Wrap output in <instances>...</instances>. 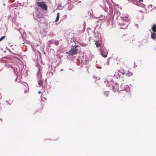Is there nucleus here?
<instances>
[{"mask_svg": "<svg viewBox=\"0 0 156 156\" xmlns=\"http://www.w3.org/2000/svg\"><path fill=\"white\" fill-rule=\"evenodd\" d=\"M134 39L133 36L128 34H126L125 35L123 34L121 36L120 38L121 41L124 44L132 43Z\"/></svg>", "mask_w": 156, "mask_h": 156, "instance_id": "f257e3e1", "label": "nucleus"}, {"mask_svg": "<svg viewBox=\"0 0 156 156\" xmlns=\"http://www.w3.org/2000/svg\"><path fill=\"white\" fill-rule=\"evenodd\" d=\"M129 20V18H128L127 16H125L122 17L119 23V24L121 26L120 28L124 29H126L128 27V23Z\"/></svg>", "mask_w": 156, "mask_h": 156, "instance_id": "f03ea898", "label": "nucleus"}, {"mask_svg": "<svg viewBox=\"0 0 156 156\" xmlns=\"http://www.w3.org/2000/svg\"><path fill=\"white\" fill-rule=\"evenodd\" d=\"M80 49V47L79 45H74L72 46L70 51L67 53L71 56L77 54Z\"/></svg>", "mask_w": 156, "mask_h": 156, "instance_id": "7ed1b4c3", "label": "nucleus"}, {"mask_svg": "<svg viewBox=\"0 0 156 156\" xmlns=\"http://www.w3.org/2000/svg\"><path fill=\"white\" fill-rule=\"evenodd\" d=\"M119 72L121 73L122 74L123 76V78H125L126 79L127 76L129 77L132 76L133 75V73L129 71H126L124 68L122 69L119 70Z\"/></svg>", "mask_w": 156, "mask_h": 156, "instance_id": "20e7f679", "label": "nucleus"}, {"mask_svg": "<svg viewBox=\"0 0 156 156\" xmlns=\"http://www.w3.org/2000/svg\"><path fill=\"white\" fill-rule=\"evenodd\" d=\"M37 5L42 9L45 11H47L48 9V6L44 2H36V3Z\"/></svg>", "mask_w": 156, "mask_h": 156, "instance_id": "39448f33", "label": "nucleus"}, {"mask_svg": "<svg viewBox=\"0 0 156 156\" xmlns=\"http://www.w3.org/2000/svg\"><path fill=\"white\" fill-rule=\"evenodd\" d=\"M152 30L153 32L151 31V37L154 39V36L156 35V24H153L152 27Z\"/></svg>", "mask_w": 156, "mask_h": 156, "instance_id": "423d86ee", "label": "nucleus"}, {"mask_svg": "<svg viewBox=\"0 0 156 156\" xmlns=\"http://www.w3.org/2000/svg\"><path fill=\"white\" fill-rule=\"evenodd\" d=\"M103 95L105 98L110 97L112 95V94L110 91H106L103 93Z\"/></svg>", "mask_w": 156, "mask_h": 156, "instance_id": "0eeeda50", "label": "nucleus"}, {"mask_svg": "<svg viewBox=\"0 0 156 156\" xmlns=\"http://www.w3.org/2000/svg\"><path fill=\"white\" fill-rule=\"evenodd\" d=\"M119 85L118 84H115L114 85L112 86L113 90L114 92H115L118 90V89Z\"/></svg>", "mask_w": 156, "mask_h": 156, "instance_id": "6e6552de", "label": "nucleus"}, {"mask_svg": "<svg viewBox=\"0 0 156 156\" xmlns=\"http://www.w3.org/2000/svg\"><path fill=\"white\" fill-rule=\"evenodd\" d=\"M59 14H60L59 13H58L57 14V17L56 18L55 20V22H57L58 21L59 18Z\"/></svg>", "mask_w": 156, "mask_h": 156, "instance_id": "1a4fd4ad", "label": "nucleus"}, {"mask_svg": "<svg viewBox=\"0 0 156 156\" xmlns=\"http://www.w3.org/2000/svg\"><path fill=\"white\" fill-rule=\"evenodd\" d=\"M95 41V44L96 45V46L97 48H98L100 46V44L99 43V42L98 41Z\"/></svg>", "mask_w": 156, "mask_h": 156, "instance_id": "9d476101", "label": "nucleus"}, {"mask_svg": "<svg viewBox=\"0 0 156 156\" xmlns=\"http://www.w3.org/2000/svg\"><path fill=\"white\" fill-rule=\"evenodd\" d=\"M62 5L61 4L59 3V4H58L57 7V9H62Z\"/></svg>", "mask_w": 156, "mask_h": 156, "instance_id": "9b49d317", "label": "nucleus"}, {"mask_svg": "<svg viewBox=\"0 0 156 156\" xmlns=\"http://www.w3.org/2000/svg\"><path fill=\"white\" fill-rule=\"evenodd\" d=\"M101 55L103 57L105 58H106L107 57V53H106L105 54H103V53L102 52L101 53Z\"/></svg>", "mask_w": 156, "mask_h": 156, "instance_id": "f8f14e48", "label": "nucleus"}, {"mask_svg": "<svg viewBox=\"0 0 156 156\" xmlns=\"http://www.w3.org/2000/svg\"><path fill=\"white\" fill-rule=\"evenodd\" d=\"M5 36H2L0 38V42L2 41L3 40L5 37Z\"/></svg>", "mask_w": 156, "mask_h": 156, "instance_id": "ddd939ff", "label": "nucleus"}, {"mask_svg": "<svg viewBox=\"0 0 156 156\" xmlns=\"http://www.w3.org/2000/svg\"><path fill=\"white\" fill-rule=\"evenodd\" d=\"M55 45H58L59 44V42H58V41H56L55 42Z\"/></svg>", "mask_w": 156, "mask_h": 156, "instance_id": "4468645a", "label": "nucleus"}, {"mask_svg": "<svg viewBox=\"0 0 156 156\" xmlns=\"http://www.w3.org/2000/svg\"><path fill=\"white\" fill-rule=\"evenodd\" d=\"M139 1L143 2V0H139Z\"/></svg>", "mask_w": 156, "mask_h": 156, "instance_id": "2eb2a0df", "label": "nucleus"}, {"mask_svg": "<svg viewBox=\"0 0 156 156\" xmlns=\"http://www.w3.org/2000/svg\"><path fill=\"white\" fill-rule=\"evenodd\" d=\"M41 93V92L40 91H38V93L40 94Z\"/></svg>", "mask_w": 156, "mask_h": 156, "instance_id": "dca6fc26", "label": "nucleus"}, {"mask_svg": "<svg viewBox=\"0 0 156 156\" xmlns=\"http://www.w3.org/2000/svg\"><path fill=\"white\" fill-rule=\"evenodd\" d=\"M63 70V69H62L61 70V71H62Z\"/></svg>", "mask_w": 156, "mask_h": 156, "instance_id": "f3484780", "label": "nucleus"}, {"mask_svg": "<svg viewBox=\"0 0 156 156\" xmlns=\"http://www.w3.org/2000/svg\"><path fill=\"white\" fill-rule=\"evenodd\" d=\"M36 1H37V0H36ZM37 1H39V0H37Z\"/></svg>", "mask_w": 156, "mask_h": 156, "instance_id": "a211bd4d", "label": "nucleus"}, {"mask_svg": "<svg viewBox=\"0 0 156 156\" xmlns=\"http://www.w3.org/2000/svg\"><path fill=\"white\" fill-rule=\"evenodd\" d=\"M124 79H123V81H124Z\"/></svg>", "mask_w": 156, "mask_h": 156, "instance_id": "6ab92c4d", "label": "nucleus"}]
</instances>
